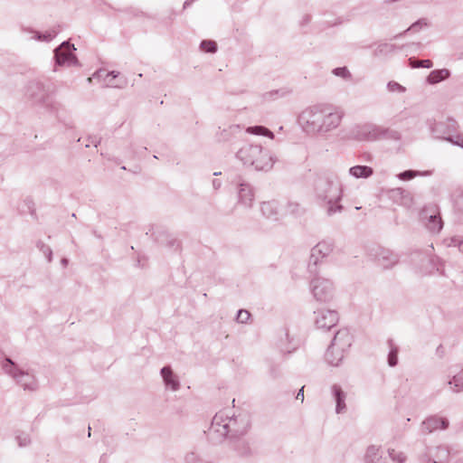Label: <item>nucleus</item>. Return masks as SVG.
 Segmentation results:
<instances>
[{
  "instance_id": "f257e3e1",
  "label": "nucleus",
  "mask_w": 463,
  "mask_h": 463,
  "mask_svg": "<svg viewBox=\"0 0 463 463\" xmlns=\"http://www.w3.org/2000/svg\"><path fill=\"white\" fill-rule=\"evenodd\" d=\"M352 335L345 330L338 331L332 342L331 351L334 352L337 349L345 350L351 346Z\"/></svg>"
},
{
  "instance_id": "f03ea898",
  "label": "nucleus",
  "mask_w": 463,
  "mask_h": 463,
  "mask_svg": "<svg viewBox=\"0 0 463 463\" xmlns=\"http://www.w3.org/2000/svg\"><path fill=\"white\" fill-rule=\"evenodd\" d=\"M448 425L449 421L446 419L439 417L429 418L423 422V428L429 432L437 430H444L448 427Z\"/></svg>"
},
{
  "instance_id": "7ed1b4c3",
  "label": "nucleus",
  "mask_w": 463,
  "mask_h": 463,
  "mask_svg": "<svg viewBox=\"0 0 463 463\" xmlns=\"http://www.w3.org/2000/svg\"><path fill=\"white\" fill-rule=\"evenodd\" d=\"M72 56V50L70 43H62L55 52L56 61L59 64L68 61Z\"/></svg>"
},
{
  "instance_id": "20e7f679",
  "label": "nucleus",
  "mask_w": 463,
  "mask_h": 463,
  "mask_svg": "<svg viewBox=\"0 0 463 463\" xmlns=\"http://www.w3.org/2000/svg\"><path fill=\"white\" fill-rule=\"evenodd\" d=\"M337 322V315L333 311H327L321 317L317 318V324L320 327L330 328Z\"/></svg>"
},
{
  "instance_id": "39448f33",
  "label": "nucleus",
  "mask_w": 463,
  "mask_h": 463,
  "mask_svg": "<svg viewBox=\"0 0 463 463\" xmlns=\"http://www.w3.org/2000/svg\"><path fill=\"white\" fill-rule=\"evenodd\" d=\"M449 76V72L446 69L432 71L428 77V81L430 84H435L442 80L447 79Z\"/></svg>"
},
{
  "instance_id": "423d86ee",
  "label": "nucleus",
  "mask_w": 463,
  "mask_h": 463,
  "mask_svg": "<svg viewBox=\"0 0 463 463\" xmlns=\"http://www.w3.org/2000/svg\"><path fill=\"white\" fill-rule=\"evenodd\" d=\"M341 118V115H339L338 113H331L325 118L323 126L326 129L335 128L340 124Z\"/></svg>"
},
{
  "instance_id": "0eeeda50",
  "label": "nucleus",
  "mask_w": 463,
  "mask_h": 463,
  "mask_svg": "<svg viewBox=\"0 0 463 463\" xmlns=\"http://www.w3.org/2000/svg\"><path fill=\"white\" fill-rule=\"evenodd\" d=\"M350 173L355 177H368L373 174V170L368 166L356 165L350 169Z\"/></svg>"
},
{
  "instance_id": "6e6552de",
  "label": "nucleus",
  "mask_w": 463,
  "mask_h": 463,
  "mask_svg": "<svg viewBox=\"0 0 463 463\" xmlns=\"http://www.w3.org/2000/svg\"><path fill=\"white\" fill-rule=\"evenodd\" d=\"M162 376L165 382V384L171 386L173 390H175L178 386V383L175 380L173 373L170 368L165 367L162 369Z\"/></svg>"
},
{
  "instance_id": "1a4fd4ad",
  "label": "nucleus",
  "mask_w": 463,
  "mask_h": 463,
  "mask_svg": "<svg viewBox=\"0 0 463 463\" xmlns=\"http://www.w3.org/2000/svg\"><path fill=\"white\" fill-rule=\"evenodd\" d=\"M210 431L220 432L222 436H226L228 433L227 426L225 424L221 426V418L218 416L213 418Z\"/></svg>"
},
{
  "instance_id": "9d476101",
  "label": "nucleus",
  "mask_w": 463,
  "mask_h": 463,
  "mask_svg": "<svg viewBox=\"0 0 463 463\" xmlns=\"http://www.w3.org/2000/svg\"><path fill=\"white\" fill-rule=\"evenodd\" d=\"M442 228V222L439 217L436 215L430 216L429 229L432 232H439Z\"/></svg>"
},
{
  "instance_id": "9b49d317",
  "label": "nucleus",
  "mask_w": 463,
  "mask_h": 463,
  "mask_svg": "<svg viewBox=\"0 0 463 463\" xmlns=\"http://www.w3.org/2000/svg\"><path fill=\"white\" fill-rule=\"evenodd\" d=\"M201 49L205 52H214L217 49V45L213 41H203L201 43Z\"/></svg>"
},
{
  "instance_id": "f8f14e48",
  "label": "nucleus",
  "mask_w": 463,
  "mask_h": 463,
  "mask_svg": "<svg viewBox=\"0 0 463 463\" xmlns=\"http://www.w3.org/2000/svg\"><path fill=\"white\" fill-rule=\"evenodd\" d=\"M336 410L340 412L345 408L344 395L339 389H335Z\"/></svg>"
},
{
  "instance_id": "ddd939ff",
  "label": "nucleus",
  "mask_w": 463,
  "mask_h": 463,
  "mask_svg": "<svg viewBox=\"0 0 463 463\" xmlns=\"http://www.w3.org/2000/svg\"><path fill=\"white\" fill-rule=\"evenodd\" d=\"M250 314L247 310H240L237 315V319L241 323H245L250 319Z\"/></svg>"
},
{
  "instance_id": "4468645a",
  "label": "nucleus",
  "mask_w": 463,
  "mask_h": 463,
  "mask_svg": "<svg viewBox=\"0 0 463 463\" xmlns=\"http://www.w3.org/2000/svg\"><path fill=\"white\" fill-rule=\"evenodd\" d=\"M249 132L256 135H268L269 131L263 127H256L248 129Z\"/></svg>"
},
{
  "instance_id": "2eb2a0df",
  "label": "nucleus",
  "mask_w": 463,
  "mask_h": 463,
  "mask_svg": "<svg viewBox=\"0 0 463 463\" xmlns=\"http://www.w3.org/2000/svg\"><path fill=\"white\" fill-rule=\"evenodd\" d=\"M388 363L390 366L397 364V350H392L388 356Z\"/></svg>"
},
{
  "instance_id": "dca6fc26",
  "label": "nucleus",
  "mask_w": 463,
  "mask_h": 463,
  "mask_svg": "<svg viewBox=\"0 0 463 463\" xmlns=\"http://www.w3.org/2000/svg\"><path fill=\"white\" fill-rule=\"evenodd\" d=\"M432 66V62L430 60H422L418 61L417 67H424L430 68Z\"/></svg>"
},
{
  "instance_id": "f3484780",
  "label": "nucleus",
  "mask_w": 463,
  "mask_h": 463,
  "mask_svg": "<svg viewBox=\"0 0 463 463\" xmlns=\"http://www.w3.org/2000/svg\"><path fill=\"white\" fill-rule=\"evenodd\" d=\"M416 175V174L412 171H406L401 175L402 179H410Z\"/></svg>"
},
{
  "instance_id": "a211bd4d",
  "label": "nucleus",
  "mask_w": 463,
  "mask_h": 463,
  "mask_svg": "<svg viewBox=\"0 0 463 463\" xmlns=\"http://www.w3.org/2000/svg\"><path fill=\"white\" fill-rule=\"evenodd\" d=\"M296 398H297V400H300L301 402H303V400H304V387H302V388L299 390V392H298V393L297 394V397H296Z\"/></svg>"
},
{
  "instance_id": "6ab92c4d",
  "label": "nucleus",
  "mask_w": 463,
  "mask_h": 463,
  "mask_svg": "<svg viewBox=\"0 0 463 463\" xmlns=\"http://www.w3.org/2000/svg\"><path fill=\"white\" fill-rule=\"evenodd\" d=\"M376 453H377V449L375 448L372 447L367 450V457H371V455H376Z\"/></svg>"
},
{
  "instance_id": "aec40b11",
  "label": "nucleus",
  "mask_w": 463,
  "mask_h": 463,
  "mask_svg": "<svg viewBox=\"0 0 463 463\" xmlns=\"http://www.w3.org/2000/svg\"><path fill=\"white\" fill-rule=\"evenodd\" d=\"M418 25H419V24H412V25L409 28V30H410V29H414V28H416Z\"/></svg>"
},
{
  "instance_id": "412c9836",
  "label": "nucleus",
  "mask_w": 463,
  "mask_h": 463,
  "mask_svg": "<svg viewBox=\"0 0 463 463\" xmlns=\"http://www.w3.org/2000/svg\"><path fill=\"white\" fill-rule=\"evenodd\" d=\"M458 381V377H454V383H455V385L456 386H458V384L457 383Z\"/></svg>"
},
{
  "instance_id": "4be33fe9",
  "label": "nucleus",
  "mask_w": 463,
  "mask_h": 463,
  "mask_svg": "<svg viewBox=\"0 0 463 463\" xmlns=\"http://www.w3.org/2000/svg\"><path fill=\"white\" fill-rule=\"evenodd\" d=\"M461 389H463V386L459 390H461Z\"/></svg>"
}]
</instances>
